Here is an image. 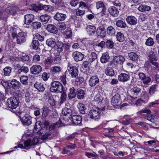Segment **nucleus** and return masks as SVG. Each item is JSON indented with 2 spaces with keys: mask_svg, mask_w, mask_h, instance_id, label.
<instances>
[{
  "mask_svg": "<svg viewBox=\"0 0 159 159\" xmlns=\"http://www.w3.org/2000/svg\"><path fill=\"white\" fill-rule=\"evenodd\" d=\"M63 86L61 83L58 81H54L51 83L50 90L53 93H59L63 91Z\"/></svg>",
  "mask_w": 159,
  "mask_h": 159,
  "instance_id": "1",
  "label": "nucleus"
},
{
  "mask_svg": "<svg viewBox=\"0 0 159 159\" xmlns=\"http://www.w3.org/2000/svg\"><path fill=\"white\" fill-rule=\"evenodd\" d=\"M19 101L16 97H12L9 98L7 102V105L9 108L13 110L16 109L18 106Z\"/></svg>",
  "mask_w": 159,
  "mask_h": 159,
  "instance_id": "2",
  "label": "nucleus"
},
{
  "mask_svg": "<svg viewBox=\"0 0 159 159\" xmlns=\"http://www.w3.org/2000/svg\"><path fill=\"white\" fill-rule=\"evenodd\" d=\"M78 70L76 66H72L68 68L66 71V75H70L72 78H76L78 76Z\"/></svg>",
  "mask_w": 159,
  "mask_h": 159,
  "instance_id": "3",
  "label": "nucleus"
},
{
  "mask_svg": "<svg viewBox=\"0 0 159 159\" xmlns=\"http://www.w3.org/2000/svg\"><path fill=\"white\" fill-rule=\"evenodd\" d=\"M111 102V104L114 106H118L120 104L121 100L120 95L118 93H116L112 97Z\"/></svg>",
  "mask_w": 159,
  "mask_h": 159,
  "instance_id": "4",
  "label": "nucleus"
},
{
  "mask_svg": "<svg viewBox=\"0 0 159 159\" xmlns=\"http://www.w3.org/2000/svg\"><path fill=\"white\" fill-rule=\"evenodd\" d=\"M26 34L24 32H20L17 34V43L18 44H21L25 42L26 40Z\"/></svg>",
  "mask_w": 159,
  "mask_h": 159,
  "instance_id": "5",
  "label": "nucleus"
},
{
  "mask_svg": "<svg viewBox=\"0 0 159 159\" xmlns=\"http://www.w3.org/2000/svg\"><path fill=\"white\" fill-rule=\"evenodd\" d=\"M65 44L61 41H57L54 47L55 51L57 52V55L59 56L60 53L61 52L64 48Z\"/></svg>",
  "mask_w": 159,
  "mask_h": 159,
  "instance_id": "6",
  "label": "nucleus"
},
{
  "mask_svg": "<svg viewBox=\"0 0 159 159\" xmlns=\"http://www.w3.org/2000/svg\"><path fill=\"white\" fill-rule=\"evenodd\" d=\"M20 118L21 122L24 125L28 126L32 123L31 117L28 114H26L22 117L20 116Z\"/></svg>",
  "mask_w": 159,
  "mask_h": 159,
  "instance_id": "7",
  "label": "nucleus"
},
{
  "mask_svg": "<svg viewBox=\"0 0 159 159\" xmlns=\"http://www.w3.org/2000/svg\"><path fill=\"white\" fill-rule=\"evenodd\" d=\"M125 61V57L121 55H118L114 57L113 63L116 65H122Z\"/></svg>",
  "mask_w": 159,
  "mask_h": 159,
  "instance_id": "8",
  "label": "nucleus"
},
{
  "mask_svg": "<svg viewBox=\"0 0 159 159\" xmlns=\"http://www.w3.org/2000/svg\"><path fill=\"white\" fill-rule=\"evenodd\" d=\"M42 70V68L39 65H34L30 68V72L34 75L39 74Z\"/></svg>",
  "mask_w": 159,
  "mask_h": 159,
  "instance_id": "9",
  "label": "nucleus"
},
{
  "mask_svg": "<svg viewBox=\"0 0 159 159\" xmlns=\"http://www.w3.org/2000/svg\"><path fill=\"white\" fill-rule=\"evenodd\" d=\"M72 57L75 61H81L83 60L84 55L82 53L78 52L75 51L72 54Z\"/></svg>",
  "mask_w": 159,
  "mask_h": 159,
  "instance_id": "10",
  "label": "nucleus"
},
{
  "mask_svg": "<svg viewBox=\"0 0 159 159\" xmlns=\"http://www.w3.org/2000/svg\"><path fill=\"white\" fill-rule=\"evenodd\" d=\"M39 140L37 137L33 138V139H28L25 141V145L26 146H30L32 145H35L38 143H39Z\"/></svg>",
  "mask_w": 159,
  "mask_h": 159,
  "instance_id": "11",
  "label": "nucleus"
},
{
  "mask_svg": "<svg viewBox=\"0 0 159 159\" xmlns=\"http://www.w3.org/2000/svg\"><path fill=\"white\" fill-rule=\"evenodd\" d=\"M130 78V75L128 73H121L118 76V80L122 82L127 81L129 80Z\"/></svg>",
  "mask_w": 159,
  "mask_h": 159,
  "instance_id": "12",
  "label": "nucleus"
},
{
  "mask_svg": "<svg viewBox=\"0 0 159 159\" xmlns=\"http://www.w3.org/2000/svg\"><path fill=\"white\" fill-rule=\"evenodd\" d=\"M89 116L91 118L95 120H98L100 118V115L99 112L97 110H91L89 111Z\"/></svg>",
  "mask_w": 159,
  "mask_h": 159,
  "instance_id": "13",
  "label": "nucleus"
},
{
  "mask_svg": "<svg viewBox=\"0 0 159 159\" xmlns=\"http://www.w3.org/2000/svg\"><path fill=\"white\" fill-rule=\"evenodd\" d=\"M99 82V79L97 76H92L89 79V85L91 87H94Z\"/></svg>",
  "mask_w": 159,
  "mask_h": 159,
  "instance_id": "14",
  "label": "nucleus"
},
{
  "mask_svg": "<svg viewBox=\"0 0 159 159\" xmlns=\"http://www.w3.org/2000/svg\"><path fill=\"white\" fill-rule=\"evenodd\" d=\"M108 11L110 14L112 16L116 17L119 15V11L117 8L115 7H110L108 8Z\"/></svg>",
  "mask_w": 159,
  "mask_h": 159,
  "instance_id": "15",
  "label": "nucleus"
},
{
  "mask_svg": "<svg viewBox=\"0 0 159 159\" xmlns=\"http://www.w3.org/2000/svg\"><path fill=\"white\" fill-rule=\"evenodd\" d=\"M96 34L98 36L104 38L106 35L105 28L103 26H99L96 30Z\"/></svg>",
  "mask_w": 159,
  "mask_h": 159,
  "instance_id": "16",
  "label": "nucleus"
},
{
  "mask_svg": "<svg viewBox=\"0 0 159 159\" xmlns=\"http://www.w3.org/2000/svg\"><path fill=\"white\" fill-rule=\"evenodd\" d=\"M71 120L73 124L77 125L80 124L82 122V118L80 116L74 115L71 117Z\"/></svg>",
  "mask_w": 159,
  "mask_h": 159,
  "instance_id": "17",
  "label": "nucleus"
},
{
  "mask_svg": "<svg viewBox=\"0 0 159 159\" xmlns=\"http://www.w3.org/2000/svg\"><path fill=\"white\" fill-rule=\"evenodd\" d=\"M24 23L26 25L30 24L34 20V16L33 14H28L24 16Z\"/></svg>",
  "mask_w": 159,
  "mask_h": 159,
  "instance_id": "18",
  "label": "nucleus"
},
{
  "mask_svg": "<svg viewBox=\"0 0 159 159\" xmlns=\"http://www.w3.org/2000/svg\"><path fill=\"white\" fill-rule=\"evenodd\" d=\"M96 7L97 9H99L104 14H105L106 7L105 6L102 1H99L97 3Z\"/></svg>",
  "mask_w": 159,
  "mask_h": 159,
  "instance_id": "19",
  "label": "nucleus"
},
{
  "mask_svg": "<svg viewBox=\"0 0 159 159\" xmlns=\"http://www.w3.org/2000/svg\"><path fill=\"white\" fill-rule=\"evenodd\" d=\"M126 20L128 23L131 25H135L137 22V19L132 16H127L126 18Z\"/></svg>",
  "mask_w": 159,
  "mask_h": 159,
  "instance_id": "20",
  "label": "nucleus"
},
{
  "mask_svg": "<svg viewBox=\"0 0 159 159\" xmlns=\"http://www.w3.org/2000/svg\"><path fill=\"white\" fill-rule=\"evenodd\" d=\"M66 17V14L62 13L57 12L54 16V18L58 21L64 20Z\"/></svg>",
  "mask_w": 159,
  "mask_h": 159,
  "instance_id": "21",
  "label": "nucleus"
},
{
  "mask_svg": "<svg viewBox=\"0 0 159 159\" xmlns=\"http://www.w3.org/2000/svg\"><path fill=\"white\" fill-rule=\"evenodd\" d=\"M96 27L93 25H88L86 28V30L88 34L90 36L93 35L95 32Z\"/></svg>",
  "mask_w": 159,
  "mask_h": 159,
  "instance_id": "22",
  "label": "nucleus"
},
{
  "mask_svg": "<svg viewBox=\"0 0 159 159\" xmlns=\"http://www.w3.org/2000/svg\"><path fill=\"white\" fill-rule=\"evenodd\" d=\"M46 29L48 32L53 33L55 34L57 32V28L54 25L52 24L48 25Z\"/></svg>",
  "mask_w": 159,
  "mask_h": 159,
  "instance_id": "23",
  "label": "nucleus"
},
{
  "mask_svg": "<svg viewBox=\"0 0 159 159\" xmlns=\"http://www.w3.org/2000/svg\"><path fill=\"white\" fill-rule=\"evenodd\" d=\"M62 113L65 116H68V118H69V116L72 114L71 109L68 107H64L63 108L62 110Z\"/></svg>",
  "mask_w": 159,
  "mask_h": 159,
  "instance_id": "24",
  "label": "nucleus"
},
{
  "mask_svg": "<svg viewBox=\"0 0 159 159\" xmlns=\"http://www.w3.org/2000/svg\"><path fill=\"white\" fill-rule=\"evenodd\" d=\"M50 18V16L46 14L42 15L39 17L40 20L44 24H47Z\"/></svg>",
  "mask_w": 159,
  "mask_h": 159,
  "instance_id": "25",
  "label": "nucleus"
},
{
  "mask_svg": "<svg viewBox=\"0 0 159 159\" xmlns=\"http://www.w3.org/2000/svg\"><path fill=\"white\" fill-rule=\"evenodd\" d=\"M110 58L108 53L105 52L102 53L100 58L101 62L103 63H105L108 61Z\"/></svg>",
  "mask_w": 159,
  "mask_h": 159,
  "instance_id": "26",
  "label": "nucleus"
},
{
  "mask_svg": "<svg viewBox=\"0 0 159 159\" xmlns=\"http://www.w3.org/2000/svg\"><path fill=\"white\" fill-rule=\"evenodd\" d=\"M69 90L70 92L68 94V97L70 99H71L74 98L76 96V90L73 87L70 88Z\"/></svg>",
  "mask_w": 159,
  "mask_h": 159,
  "instance_id": "27",
  "label": "nucleus"
},
{
  "mask_svg": "<svg viewBox=\"0 0 159 159\" xmlns=\"http://www.w3.org/2000/svg\"><path fill=\"white\" fill-rule=\"evenodd\" d=\"M61 71V68L59 66H54L51 69V72L53 75H58Z\"/></svg>",
  "mask_w": 159,
  "mask_h": 159,
  "instance_id": "28",
  "label": "nucleus"
},
{
  "mask_svg": "<svg viewBox=\"0 0 159 159\" xmlns=\"http://www.w3.org/2000/svg\"><path fill=\"white\" fill-rule=\"evenodd\" d=\"M56 43V42H55V40L52 38L48 39L46 41L47 45L51 48L54 47Z\"/></svg>",
  "mask_w": 159,
  "mask_h": 159,
  "instance_id": "29",
  "label": "nucleus"
},
{
  "mask_svg": "<svg viewBox=\"0 0 159 159\" xmlns=\"http://www.w3.org/2000/svg\"><path fill=\"white\" fill-rule=\"evenodd\" d=\"M151 9V7L146 5H140L138 8V10L142 12L149 11Z\"/></svg>",
  "mask_w": 159,
  "mask_h": 159,
  "instance_id": "30",
  "label": "nucleus"
},
{
  "mask_svg": "<svg viewBox=\"0 0 159 159\" xmlns=\"http://www.w3.org/2000/svg\"><path fill=\"white\" fill-rule=\"evenodd\" d=\"M40 8L49 12H51L53 11L52 6L49 5H39Z\"/></svg>",
  "mask_w": 159,
  "mask_h": 159,
  "instance_id": "31",
  "label": "nucleus"
},
{
  "mask_svg": "<svg viewBox=\"0 0 159 159\" xmlns=\"http://www.w3.org/2000/svg\"><path fill=\"white\" fill-rule=\"evenodd\" d=\"M105 73L107 76H112L115 75V72L111 67H107L105 69Z\"/></svg>",
  "mask_w": 159,
  "mask_h": 159,
  "instance_id": "32",
  "label": "nucleus"
},
{
  "mask_svg": "<svg viewBox=\"0 0 159 159\" xmlns=\"http://www.w3.org/2000/svg\"><path fill=\"white\" fill-rule=\"evenodd\" d=\"M34 87L39 91H43L45 89L43 85L41 83L37 82L34 85Z\"/></svg>",
  "mask_w": 159,
  "mask_h": 159,
  "instance_id": "33",
  "label": "nucleus"
},
{
  "mask_svg": "<svg viewBox=\"0 0 159 159\" xmlns=\"http://www.w3.org/2000/svg\"><path fill=\"white\" fill-rule=\"evenodd\" d=\"M84 92L83 90L79 89L76 91V96L80 99H83L84 97Z\"/></svg>",
  "mask_w": 159,
  "mask_h": 159,
  "instance_id": "34",
  "label": "nucleus"
},
{
  "mask_svg": "<svg viewBox=\"0 0 159 159\" xmlns=\"http://www.w3.org/2000/svg\"><path fill=\"white\" fill-rule=\"evenodd\" d=\"M128 56L131 60L134 61H137L139 58L138 55L134 52L128 53Z\"/></svg>",
  "mask_w": 159,
  "mask_h": 159,
  "instance_id": "35",
  "label": "nucleus"
},
{
  "mask_svg": "<svg viewBox=\"0 0 159 159\" xmlns=\"http://www.w3.org/2000/svg\"><path fill=\"white\" fill-rule=\"evenodd\" d=\"M107 34L111 36L114 34L116 33L115 28L112 26H109L107 28Z\"/></svg>",
  "mask_w": 159,
  "mask_h": 159,
  "instance_id": "36",
  "label": "nucleus"
},
{
  "mask_svg": "<svg viewBox=\"0 0 159 159\" xmlns=\"http://www.w3.org/2000/svg\"><path fill=\"white\" fill-rule=\"evenodd\" d=\"M141 89L137 86L132 88L130 90L132 93L136 95H138L141 92Z\"/></svg>",
  "mask_w": 159,
  "mask_h": 159,
  "instance_id": "37",
  "label": "nucleus"
},
{
  "mask_svg": "<svg viewBox=\"0 0 159 159\" xmlns=\"http://www.w3.org/2000/svg\"><path fill=\"white\" fill-rule=\"evenodd\" d=\"M11 84L14 89H16L21 85L20 83L16 79L12 80L11 82Z\"/></svg>",
  "mask_w": 159,
  "mask_h": 159,
  "instance_id": "38",
  "label": "nucleus"
},
{
  "mask_svg": "<svg viewBox=\"0 0 159 159\" xmlns=\"http://www.w3.org/2000/svg\"><path fill=\"white\" fill-rule=\"evenodd\" d=\"M77 106L80 113L82 114H84L85 113V106L84 105L83 103H79Z\"/></svg>",
  "mask_w": 159,
  "mask_h": 159,
  "instance_id": "39",
  "label": "nucleus"
},
{
  "mask_svg": "<svg viewBox=\"0 0 159 159\" xmlns=\"http://www.w3.org/2000/svg\"><path fill=\"white\" fill-rule=\"evenodd\" d=\"M116 25L119 27L124 28L127 27V25L125 22L121 20H119L116 21Z\"/></svg>",
  "mask_w": 159,
  "mask_h": 159,
  "instance_id": "40",
  "label": "nucleus"
},
{
  "mask_svg": "<svg viewBox=\"0 0 159 159\" xmlns=\"http://www.w3.org/2000/svg\"><path fill=\"white\" fill-rule=\"evenodd\" d=\"M61 124H62V123L60 121L59 122H56V123H53L49 126V130H51L54 129L60 126Z\"/></svg>",
  "mask_w": 159,
  "mask_h": 159,
  "instance_id": "41",
  "label": "nucleus"
},
{
  "mask_svg": "<svg viewBox=\"0 0 159 159\" xmlns=\"http://www.w3.org/2000/svg\"><path fill=\"white\" fill-rule=\"evenodd\" d=\"M97 58V57L96 53L94 52H91L88 61L89 62L91 63L94 61Z\"/></svg>",
  "mask_w": 159,
  "mask_h": 159,
  "instance_id": "42",
  "label": "nucleus"
},
{
  "mask_svg": "<svg viewBox=\"0 0 159 159\" xmlns=\"http://www.w3.org/2000/svg\"><path fill=\"white\" fill-rule=\"evenodd\" d=\"M116 38L117 40L120 42H122L125 40L124 35L123 33L121 32L117 33Z\"/></svg>",
  "mask_w": 159,
  "mask_h": 159,
  "instance_id": "43",
  "label": "nucleus"
},
{
  "mask_svg": "<svg viewBox=\"0 0 159 159\" xmlns=\"http://www.w3.org/2000/svg\"><path fill=\"white\" fill-rule=\"evenodd\" d=\"M29 71L27 67L22 66L20 69H19L17 71V73L20 74L22 72H24L25 73H27Z\"/></svg>",
  "mask_w": 159,
  "mask_h": 159,
  "instance_id": "44",
  "label": "nucleus"
},
{
  "mask_svg": "<svg viewBox=\"0 0 159 159\" xmlns=\"http://www.w3.org/2000/svg\"><path fill=\"white\" fill-rule=\"evenodd\" d=\"M102 99V98L100 94H98L95 96L93 101L96 104H99L101 102Z\"/></svg>",
  "mask_w": 159,
  "mask_h": 159,
  "instance_id": "45",
  "label": "nucleus"
},
{
  "mask_svg": "<svg viewBox=\"0 0 159 159\" xmlns=\"http://www.w3.org/2000/svg\"><path fill=\"white\" fill-rule=\"evenodd\" d=\"M12 68L9 66H7L3 69L4 75L5 76H9L11 72Z\"/></svg>",
  "mask_w": 159,
  "mask_h": 159,
  "instance_id": "46",
  "label": "nucleus"
},
{
  "mask_svg": "<svg viewBox=\"0 0 159 159\" xmlns=\"http://www.w3.org/2000/svg\"><path fill=\"white\" fill-rule=\"evenodd\" d=\"M75 79V84L77 85H80L81 84L84 80V78L82 77H78V76Z\"/></svg>",
  "mask_w": 159,
  "mask_h": 159,
  "instance_id": "47",
  "label": "nucleus"
},
{
  "mask_svg": "<svg viewBox=\"0 0 159 159\" xmlns=\"http://www.w3.org/2000/svg\"><path fill=\"white\" fill-rule=\"evenodd\" d=\"M28 79V77L27 76H21L20 78V82L24 85L27 84Z\"/></svg>",
  "mask_w": 159,
  "mask_h": 159,
  "instance_id": "48",
  "label": "nucleus"
},
{
  "mask_svg": "<svg viewBox=\"0 0 159 159\" xmlns=\"http://www.w3.org/2000/svg\"><path fill=\"white\" fill-rule=\"evenodd\" d=\"M41 24L40 22L35 21L33 22L31 25L33 29H38L41 27Z\"/></svg>",
  "mask_w": 159,
  "mask_h": 159,
  "instance_id": "49",
  "label": "nucleus"
},
{
  "mask_svg": "<svg viewBox=\"0 0 159 159\" xmlns=\"http://www.w3.org/2000/svg\"><path fill=\"white\" fill-rule=\"evenodd\" d=\"M42 109L43 112L42 116L43 117L45 118L48 115V113L49 111V109L48 107L46 106L43 107Z\"/></svg>",
  "mask_w": 159,
  "mask_h": 159,
  "instance_id": "50",
  "label": "nucleus"
},
{
  "mask_svg": "<svg viewBox=\"0 0 159 159\" xmlns=\"http://www.w3.org/2000/svg\"><path fill=\"white\" fill-rule=\"evenodd\" d=\"M154 44L153 39L152 38H148L145 42V44L148 46H152Z\"/></svg>",
  "mask_w": 159,
  "mask_h": 159,
  "instance_id": "51",
  "label": "nucleus"
},
{
  "mask_svg": "<svg viewBox=\"0 0 159 159\" xmlns=\"http://www.w3.org/2000/svg\"><path fill=\"white\" fill-rule=\"evenodd\" d=\"M150 61L152 65H153L155 68H157L158 66V63L156 62L157 59L154 57L150 56Z\"/></svg>",
  "mask_w": 159,
  "mask_h": 159,
  "instance_id": "52",
  "label": "nucleus"
},
{
  "mask_svg": "<svg viewBox=\"0 0 159 159\" xmlns=\"http://www.w3.org/2000/svg\"><path fill=\"white\" fill-rule=\"evenodd\" d=\"M106 45L107 48L111 49L114 46V43L111 40H108L106 43Z\"/></svg>",
  "mask_w": 159,
  "mask_h": 159,
  "instance_id": "53",
  "label": "nucleus"
},
{
  "mask_svg": "<svg viewBox=\"0 0 159 159\" xmlns=\"http://www.w3.org/2000/svg\"><path fill=\"white\" fill-rule=\"evenodd\" d=\"M32 43V46L34 49H38L39 45V41L38 40H33Z\"/></svg>",
  "mask_w": 159,
  "mask_h": 159,
  "instance_id": "54",
  "label": "nucleus"
},
{
  "mask_svg": "<svg viewBox=\"0 0 159 159\" xmlns=\"http://www.w3.org/2000/svg\"><path fill=\"white\" fill-rule=\"evenodd\" d=\"M57 26L59 30L63 31L66 29V25L64 22L60 23Z\"/></svg>",
  "mask_w": 159,
  "mask_h": 159,
  "instance_id": "55",
  "label": "nucleus"
},
{
  "mask_svg": "<svg viewBox=\"0 0 159 159\" xmlns=\"http://www.w3.org/2000/svg\"><path fill=\"white\" fill-rule=\"evenodd\" d=\"M72 32L70 30H67L64 33V35L65 38L67 39L70 38L72 36Z\"/></svg>",
  "mask_w": 159,
  "mask_h": 159,
  "instance_id": "56",
  "label": "nucleus"
},
{
  "mask_svg": "<svg viewBox=\"0 0 159 159\" xmlns=\"http://www.w3.org/2000/svg\"><path fill=\"white\" fill-rule=\"evenodd\" d=\"M51 134V133L46 132L41 136V139L42 140H46L48 139H50L51 138L50 136Z\"/></svg>",
  "mask_w": 159,
  "mask_h": 159,
  "instance_id": "57",
  "label": "nucleus"
},
{
  "mask_svg": "<svg viewBox=\"0 0 159 159\" xmlns=\"http://www.w3.org/2000/svg\"><path fill=\"white\" fill-rule=\"evenodd\" d=\"M156 85H152L151 86L150 88L149 93L150 95H153L156 90Z\"/></svg>",
  "mask_w": 159,
  "mask_h": 159,
  "instance_id": "58",
  "label": "nucleus"
},
{
  "mask_svg": "<svg viewBox=\"0 0 159 159\" xmlns=\"http://www.w3.org/2000/svg\"><path fill=\"white\" fill-rule=\"evenodd\" d=\"M39 124L40 122L39 121L36 123L34 129L35 132H38L39 130L41 127V126Z\"/></svg>",
  "mask_w": 159,
  "mask_h": 159,
  "instance_id": "59",
  "label": "nucleus"
},
{
  "mask_svg": "<svg viewBox=\"0 0 159 159\" xmlns=\"http://www.w3.org/2000/svg\"><path fill=\"white\" fill-rule=\"evenodd\" d=\"M49 77V74L46 72H44L42 75V78L43 80L44 81H47Z\"/></svg>",
  "mask_w": 159,
  "mask_h": 159,
  "instance_id": "60",
  "label": "nucleus"
},
{
  "mask_svg": "<svg viewBox=\"0 0 159 159\" xmlns=\"http://www.w3.org/2000/svg\"><path fill=\"white\" fill-rule=\"evenodd\" d=\"M151 80V79L149 77H145L144 79L142 80L144 84H148Z\"/></svg>",
  "mask_w": 159,
  "mask_h": 159,
  "instance_id": "61",
  "label": "nucleus"
},
{
  "mask_svg": "<svg viewBox=\"0 0 159 159\" xmlns=\"http://www.w3.org/2000/svg\"><path fill=\"white\" fill-rule=\"evenodd\" d=\"M10 11H9L10 13L12 15H14L16 14V10L17 8L16 7H13L10 8Z\"/></svg>",
  "mask_w": 159,
  "mask_h": 159,
  "instance_id": "62",
  "label": "nucleus"
},
{
  "mask_svg": "<svg viewBox=\"0 0 159 159\" xmlns=\"http://www.w3.org/2000/svg\"><path fill=\"white\" fill-rule=\"evenodd\" d=\"M36 38L38 39L39 41H42L44 39V37L38 33H36L34 34V38Z\"/></svg>",
  "mask_w": 159,
  "mask_h": 159,
  "instance_id": "63",
  "label": "nucleus"
},
{
  "mask_svg": "<svg viewBox=\"0 0 159 159\" xmlns=\"http://www.w3.org/2000/svg\"><path fill=\"white\" fill-rule=\"evenodd\" d=\"M85 13L84 10H81L80 9H77L76 10V14L77 15L80 16L84 14Z\"/></svg>",
  "mask_w": 159,
  "mask_h": 159,
  "instance_id": "64",
  "label": "nucleus"
}]
</instances>
